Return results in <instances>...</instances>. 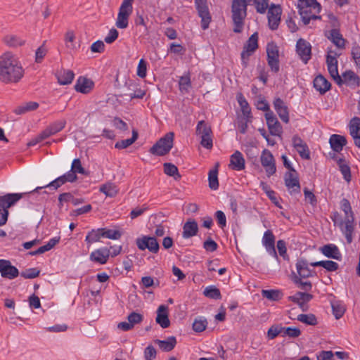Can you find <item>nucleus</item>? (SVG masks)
Returning <instances> with one entry per match:
<instances>
[{
  "instance_id": "1",
  "label": "nucleus",
  "mask_w": 360,
  "mask_h": 360,
  "mask_svg": "<svg viewBox=\"0 0 360 360\" xmlns=\"http://www.w3.org/2000/svg\"><path fill=\"white\" fill-rule=\"evenodd\" d=\"M25 70L19 58L11 51L0 55V81L5 84L18 83L24 77Z\"/></svg>"
},
{
  "instance_id": "2",
  "label": "nucleus",
  "mask_w": 360,
  "mask_h": 360,
  "mask_svg": "<svg viewBox=\"0 0 360 360\" xmlns=\"http://www.w3.org/2000/svg\"><path fill=\"white\" fill-rule=\"evenodd\" d=\"M248 0H233L231 5L233 32L240 33L244 25V19L247 15Z\"/></svg>"
},
{
  "instance_id": "3",
  "label": "nucleus",
  "mask_w": 360,
  "mask_h": 360,
  "mask_svg": "<svg viewBox=\"0 0 360 360\" xmlns=\"http://www.w3.org/2000/svg\"><path fill=\"white\" fill-rule=\"evenodd\" d=\"M297 7L302 22L306 25L309 23L311 19L316 20L321 18V16L311 14V9L316 10L318 13L321 10V6L316 0H298Z\"/></svg>"
},
{
  "instance_id": "4",
  "label": "nucleus",
  "mask_w": 360,
  "mask_h": 360,
  "mask_svg": "<svg viewBox=\"0 0 360 360\" xmlns=\"http://www.w3.org/2000/svg\"><path fill=\"white\" fill-rule=\"evenodd\" d=\"M174 137V132L167 133L150 148L149 152L158 156L167 155L173 147Z\"/></svg>"
},
{
  "instance_id": "5",
  "label": "nucleus",
  "mask_w": 360,
  "mask_h": 360,
  "mask_svg": "<svg viewBox=\"0 0 360 360\" xmlns=\"http://www.w3.org/2000/svg\"><path fill=\"white\" fill-rule=\"evenodd\" d=\"M134 0H123L117 15L115 25L119 29H125L129 25V18L133 11Z\"/></svg>"
},
{
  "instance_id": "6",
  "label": "nucleus",
  "mask_w": 360,
  "mask_h": 360,
  "mask_svg": "<svg viewBox=\"0 0 360 360\" xmlns=\"http://www.w3.org/2000/svg\"><path fill=\"white\" fill-rule=\"evenodd\" d=\"M194 3L198 14L201 18V27L205 30L208 28L212 19L207 0H194Z\"/></svg>"
},
{
  "instance_id": "7",
  "label": "nucleus",
  "mask_w": 360,
  "mask_h": 360,
  "mask_svg": "<svg viewBox=\"0 0 360 360\" xmlns=\"http://www.w3.org/2000/svg\"><path fill=\"white\" fill-rule=\"evenodd\" d=\"M258 48V34L257 32L253 33L246 44L244 45L243 51L241 53V60L244 68L248 66L249 57L257 50Z\"/></svg>"
},
{
  "instance_id": "8",
  "label": "nucleus",
  "mask_w": 360,
  "mask_h": 360,
  "mask_svg": "<svg viewBox=\"0 0 360 360\" xmlns=\"http://www.w3.org/2000/svg\"><path fill=\"white\" fill-rule=\"evenodd\" d=\"M260 162L267 176H271L276 172V161L274 155L268 149H264L260 156Z\"/></svg>"
},
{
  "instance_id": "9",
  "label": "nucleus",
  "mask_w": 360,
  "mask_h": 360,
  "mask_svg": "<svg viewBox=\"0 0 360 360\" xmlns=\"http://www.w3.org/2000/svg\"><path fill=\"white\" fill-rule=\"evenodd\" d=\"M77 176L76 174H73V172L69 171L66 174L58 177L55 180L52 181L49 184L44 186H39L37 187L34 191H31L32 192H39V190L42 189L43 188H53V189L56 190L59 187H60L62 185L65 184L67 182H74L77 180Z\"/></svg>"
},
{
  "instance_id": "10",
  "label": "nucleus",
  "mask_w": 360,
  "mask_h": 360,
  "mask_svg": "<svg viewBox=\"0 0 360 360\" xmlns=\"http://www.w3.org/2000/svg\"><path fill=\"white\" fill-rule=\"evenodd\" d=\"M136 244L141 250L148 249L153 253H157L160 249V245L155 237L143 236L136 240Z\"/></svg>"
},
{
  "instance_id": "11",
  "label": "nucleus",
  "mask_w": 360,
  "mask_h": 360,
  "mask_svg": "<svg viewBox=\"0 0 360 360\" xmlns=\"http://www.w3.org/2000/svg\"><path fill=\"white\" fill-rule=\"evenodd\" d=\"M0 273L3 278L9 280L17 278L20 272L18 269L11 264V261L7 259H0Z\"/></svg>"
},
{
  "instance_id": "12",
  "label": "nucleus",
  "mask_w": 360,
  "mask_h": 360,
  "mask_svg": "<svg viewBox=\"0 0 360 360\" xmlns=\"http://www.w3.org/2000/svg\"><path fill=\"white\" fill-rule=\"evenodd\" d=\"M296 51L300 59L307 64L311 58V46L304 39H300L296 44Z\"/></svg>"
},
{
  "instance_id": "13",
  "label": "nucleus",
  "mask_w": 360,
  "mask_h": 360,
  "mask_svg": "<svg viewBox=\"0 0 360 360\" xmlns=\"http://www.w3.org/2000/svg\"><path fill=\"white\" fill-rule=\"evenodd\" d=\"M282 9L279 5H272L268 11V23L269 28L276 30L279 25L281 21V15Z\"/></svg>"
},
{
  "instance_id": "14",
  "label": "nucleus",
  "mask_w": 360,
  "mask_h": 360,
  "mask_svg": "<svg viewBox=\"0 0 360 360\" xmlns=\"http://www.w3.org/2000/svg\"><path fill=\"white\" fill-rule=\"evenodd\" d=\"M285 184L290 193L300 192V184L298 175L296 170L295 172H288L284 176Z\"/></svg>"
},
{
  "instance_id": "15",
  "label": "nucleus",
  "mask_w": 360,
  "mask_h": 360,
  "mask_svg": "<svg viewBox=\"0 0 360 360\" xmlns=\"http://www.w3.org/2000/svg\"><path fill=\"white\" fill-rule=\"evenodd\" d=\"M143 320V316L141 314L132 311L127 316L128 322H120L117 325V328L123 331L130 330L136 324L141 323Z\"/></svg>"
},
{
  "instance_id": "16",
  "label": "nucleus",
  "mask_w": 360,
  "mask_h": 360,
  "mask_svg": "<svg viewBox=\"0 0 360 360\" xmlns=\"http://www.w3.org/2000/svg\"><path fill=\"white\" fill-rule=\"evenodd\" d=\"M265 118L269 132L273 136H280L282 132V127L272 111L265 114Z\"/></svg>"
},
{
  "instance_id": "17",
  "label": "nucleus",
  "mask_w": 360,
  "mask_h": 360,
  "mask_svg": "<svg viewBox=\"0 0 360 360\" xmlns=\"http://www.w3.org/2000/svg\"><path fill=\"white\" fill-rule=\"evenodd\" d=\"M354 217L349 215L345 217L344 221L341 223V229L345 236L347 243L352 242V234L354 229Z\"/></svg>"
},
{
  "instance_id": "18",
  "label": "nucleus",
  "mask_w": 360,
  "mask_h": 360,
  "mask_svg": "<svg viewBox=\"0 0 360 360\" xmlns=\"http://www.w3.org/2000/svg\"><path fill=\"white\" fill-rule=\"evenodd\" d=\"M22 197L21 193H8L0 196V207L1 211H8V209L13 206Z\"/></svg>"
},
{
  "instance_id": "19",
  "label": "nucleus",
  "mask_w": 360,
  "mask_h": 360,
  "mask_svg": "<svg viewBox=\"0 0 360 360\" xmlns=\"http://www.w3.org/2000/svg\"><path fill=\"white\" fill-rule=\"evenodd\" d=\"M274 107L278 113L280 119L285 123L289 122V112L288 106L284 101L280 98H276L274 101Z\"/></svg>"
},
{
  "instance_id": "20",
  "label": "nucleus",
  "mask_w": 360,
  "mask_h": 360,
  "mask_svg": "<svg viewBox=\"0 0 360 360\" xmlns=\"http://www.w3.org/2000/svg\"><path fill=\"white\" fill-rule=\"evenodd\" d=\"M94 82L84 77H79L75 85V89L76 91L86 94L91 91L94 89Z\"/></svg>"
},
{
  "instance_id": "21",
  "label": "nucleus",
  "mask_w": 360,
  "mask_h": 360,
  "mask_svg": "<svg viewBox=\"0 0 360 360\" xmlns=\"http://www.w3.org/2000/svg\"><path fill=\"white\" fill-rule=\"evenodd\" d=\"M262 243L265 247L266 251L274 257H277V253L275 249V236L271 230H267L264 232Z\"/></svg>"
},
{
  "instance_id": "22",
  "label": "nucleus",
  "mask_w": 360,
  "mask_h": 360,
  "mask_svg": "<svg viewBox=\"0 0 360 360\" xmlns=\"http://www.w3.org/2000/svg\"><path fill=\"white\" fill-rule=\"evenodd\" d=\"M155 321L162 328H167L170 326L169 319L168 307L164 304L160 305L157 310Z\"/></svg>"
},
{
  "instance_id": "23",
  "label": "nucleus",
  "mask_w": 360,
  "mask_h": 360,
  "mask_svg": "<svg viewBox=\"0 0 360 360\" xmlns=\"http://www.w3.org/2000/svg\"><path fill=\"white\" fill-rule=\"evenodd\" d=\"M349 132L352 136L354 144L360 148V118L358 117H353L349 122Z\"/></svg>"
},
{
  "instance_id": "24",
  "label": "nucleus",
  "mask_w": 360,
  "mask_h": 360,
  "mask_svg": "<svg viewBox=\"0 0 360 360\" xmlns=\"http://www.w3.org/2000/svg\"><path fill=\"white\" fill-rule=\"evenodd\" d=\"M66 123L65 119L56 120L47 126L43 131L46 136L49 138L62 131L65 128Z\"/></svg>"
},
{
  "instance_id": "25",
  "label": "nucleus",
  "mask_w": 360,
  "mask_h": 360,
  "mask_svg": "<svg viewBox=\"0 0 360 360\" xmlns=\"http://www.w3.org/2000/svg\"><path fill=\"white\" fill-rule=\"evenodd\" d=\"M340 77V85L342 84L350 86H359L360 85V77L352 70L345 71Z\"/></svg>"
},
{
  "instance_id": "26",
  "label": "nucleus",
  "mask_w": 360,
  "mask_h": 360,
  "mask_svg": "<svg viewBox=\"0 0 360 360\" xmlns=\"http://www.w3.org/2000/svg\"><path fill=\"white\" fill-rule=\"evenodd\" d=\"M109 256L110 250L101 248L92 252L90 255V259L101 264H104L107 262Z\"/></svg>"
},
{
  "instance_id": "27",
  "label": "nucleus",
  "mask_w": 360,
  "mask_h": 360,
  "mask_svg": "<svg viewBox=\"0 0 360 360\" xmlns=\"http://www.w3.org/2000/svg\"><path fill=\"white\" fill-rule=\"evenodd\" d=\"M2 41L7 46L13 49L22 46L26 42L25 39L15 34H7L4 37Z\"/></svg>"
},
{
  "instance_id": "28",
  "label": "nucleus",
  "mask_w": 360,
  "mask_h": 360,
  "mask_svg": "<svg viewBox=\"0 0 360 360\" xmlns=\"http://www.w3.org/2000/svg\"><path fill=\"white\" fill-rule=\"evenodd\" d=\"M229 167L237 171L243 170L245 168V159L240 151L236 150L231 155Z\"/></svg>"
},
{
  "instance_id": "29",
  "label": "nucleus",
  "mask_w": 360,
  "mask_h": 360,
  "mask_svg": "<svg viewBox=\"0 0 360 360\" xmlns=\"http://www.w3.org/2000/svg\"><path fill=\"white\" fill-rule=\"evenodd\" d=\"M314 87L320 94L323 95L330 90V83L321 75L316 76L313 82Z\"/></svg>"
},
{
  "instance_id": "30",
  "label": "nucleus",
  "mask_w": 360,
  "mask_h": 360,
  "mask_svg": "<svg viewBox=\"0 0 360 360\" xmlns=\"http://www.w3.org/2000/svg\"><path fill=\"white\" fill-rule=\"evenodd\" d=\"M311 294L302 292H297L294 295L288 297V300L297 304L303 310L306 311L304 308L305 303L309 302L312 299Z\"/></svg>"
},
{
  "instance_id": "31",
  "label": "nucleus",
  "mask_w": 360,
  "mask_h": 360,
  "mask_svg": "<svg viewBox=\"0 0 360 360\" xmlns=\"http://www.w3.org/2000/svg\"><path fill=\"white\" fill-rule=\"evenodd\" d=\"M309 264L307 260L300 259L296 263V269L300 278H309L313 276L314 271L309 269Z\"/></svg>"
},
{
  "instance_id": "32",
  "label": "nucleus",
  "mask_w": 360,
  "mask_h": 360,
  "mask_svg": "<svg viewBox=\"0 0 360 360\" xmlns=\"http://www.w3.org/2000/svg\"><path fill=\"white\" fill-rule=\"evenodd\" d=\"M329 143L330 144L331 148L335 152H340L343 147L347 144V139L345 136L338 135V134H333L330 137Z\"/></svg>"
},
{
  "instance_id": "33",
  "label": "nucleus",
  "mask_w": 360,
  "mask_h": 360,
  "mask_svg": "<svg viewBox=\"0 0 360 360\" xmlns=\"http://www.w3.org/2000/svg\"><path fill=\"white\" fill-rule=\"evenodd\" d=\"M183 237L188 238L197 234L198 226L194 219H188L183 226Z\"/></svg>"
},
{
  "instance_id": "34",
  "label": "nucleus",
  "mask_w": 360,
  "mask_h": 360,
  "mask_svg": "<svg viewBox=\"0 0 360 360\" xmlns=\"http://www.w3.org/2000/svg\"><path fill=\"white\" fill-rule=\"evenodd\" d=\"M321 252L327 257L340 260L341 254L338 247L333 244L326 245L321 248Z\"/></svg>"
},
{
  "instance_id": "35",
  "label": "nucleus",
  "mask_w": 360,
  "mask_h": 360,
  "mask_svg": "<svg viewBox=\"0 0 360 360\" xmlns=\"http://www.w3.org/2000/svg\"><path fill=\"white\" fill-rule=\"evenodd\" d=\"M75 77L73 71L70 70H61L56 74L58 82L60 85L70 84Z\"/></svg>"
},
{
  "instance_id": "36",
  "label": "nucleus",
  "mask_w": 360,
  "mask_h": 360,
  "mask_svg": "<svg viewBox=\"0 0 360 360\" xmlns=\"http://www.w3.org/2000/svg\"><path fill=\"white\" fill-rule=\"evenodd\" d=\"M39 103L34 101H30L24 103L20 105L17 106L13 112L16 115H23L28 112L34 111L39 108Z\"/></svg>"
},
{
  "instance_id": "37",
  "label": "nucleus",
  "mask_w": 360,
  "mask_h": 360,
  "mask_svg": "<svg viewBox=\"0 0 360 360\" xmlns=\"http://www.w3.org/2000/svg\"><path fill=\"white\" fill-rule=\"evenodd\" d=\"M332 312L336 319H340L346 311V307L342 301H331Z\"/></svg>"
},
{
  "instance_id": "38",
  "label": "nucleus",
  "mask_w": 360,
  "mask_h": 360,
  "mask_svg": "<svg viewBox=\"0 0 360 360\" xmlns=\"http://www.w3.org/2000/svg\"><path fill=\"white\" fill-rule=\"evenodd\" d=\"M155 342L158 345L159 347L162 351L170 352L174 348L176 344V340L175 337L171 336L165 340H156Z\"/></svg>"
},
{
  "instance_id": "39",
  "label": "nucleus",
  "mask_w": 360,
  "mask_h": 360,
  "mask_svg": "<svg viewBox=\"0 0 360 360\" xmlns=\"http://www.w3.org/2000/svg\"><path fill=\"white\" fill-rule=\"evenodd\" d=\"M328 39L338 48L342 49L345 47V39L342 38V34L337 29H333L330 32Z\"/></svg>"
},
{
  "instance_id": "40",
  "label": "nucleus",
  "mask_w": 360,
  "mask_h": 360,
  "mask_svg": "<svg viewBox=\"0 0 360 360\" xmlns=\"http://www.w3.org/2000/svg\"><path fill=\"white\" fill-rule=\"evenodd\" d=\"M311 266H322L328 271H335L338 269L339 265L337 262L331 260L319 261L310 263Z\"/></svg>"
},
{
  "instance_id": "41",
  "label": "nucleus",
  "mask_w": 360,
  "mask_h": 360,
  "mask_svg": "<svg viewBox=\"0 0 360 360\" xmlns=\"http://www.w3.org/2000/svg\"><path fill=\"white\" fill-rule=\"evenodd\" d=\"M138 131L136 129H133L132 137L131 139H127L117 141L115 143V147L117 149L127 148L136 141V139H138Z\"/></svg>"
},
{
  "instance_id": "42",
  "label": "nucleus",
  "mask_w": 360,
  "mask_h": 360,
  "mask_svg": "<svg viewBox=\"0 0 360 360\" xmlns=\"http://www.w3.org/2000/svg\"><path fill=\"white\" fill-rule=\"evenodd\" d=\"M164 167V172L169 176H173L175 180H179L181 177V174L179 173V170L176 166L174 165L169 163V162H165L163 165Z\"/></svg>"
},
{
  "instance_id": "43",
  "label": "nucleus",
  "mask_w": 360,
  "mask_h": 360,
  "mask_svg": "<svg viewBox=\"0 0 360 360\" xmlns=\"http://www.w3.org/2000/svg\"><path fill=\"white\" fill-rule=\"evenodd\" d=\"M262 295L264 297L272 300H280L283 297V293L279 290H262Z\"/></svg>"
},
{
  "instance_id": "44",
  "label": "nucleus",
  "mask_w": 360,
  "mask_h": 360,
  "mask_svg": "<svg viewBox=\"0 0 360 360\" xmlns=\"http://www.w3.org/2000/svg\"><path fill=\"white\" fill-rule=\"evenodd\" d=\"M102 231L101 229H92L86 236L85 241L89 245L99 241L100 238L103 237V235H101Z\"/></svg>"
},
{
  "instance_id": "45",
  "label": "nucleus",
  "mask_w": 360,
  "mask_h": 360,
  "mask_svg": "<svg viewBox=\"0 0 360 360\" xmlns=\"http://www.w3.org/2000/svg\"><path fill=\"white\" fill-rule=\"evenodd\" d=\"M100 191L103 193L106 196L114 197L117 195L118 190L114 184L108 183L101 186Z\"/></svg>"
},
{
  "instance_id": "46",
  "label": "nucleus",
  "mask_w": 360,
  "mask_h": 360,
  "mask_svg": "<svg viewBox=\"0 0 360 360\" xmlns=\"http://www.w3.org/2000/svg\"><path fill=\"white\" fill-rule=\"evenodd\" d=\"M217 168L211 169L208 174L209 187L212 190H217L219 188Z\"/></svg>"
},
{
  "instance_id": "47",
  "label": "nucleus",
  "mask_w": 360,
  "mask_h": 360,
  "mask_svg": "<svg viewBox=\"0 0 360 360\" xmlns=\"http://www.w3.org/2000/svg\"><path fill=\"white\" fill-rule=\"evenodd\" d=\"M203 294L205 297L212 299L220 300L221 298L220 290L214 285L207 287L204 290Z\"/></svg>"
},
{
  "instance_id": "48",
  "label": "nucleus",
  "mask_w": 360,
  "mask_h": 360,
  "mask_svg": "<svg viewBox=\"0 0 360 360\" xmlns=\"http://www.w3.org/2000/svg\"><path fill=\"white\" fill-rule=\"evenodd\" d=\"M179 89L181 92L187 93L188 91L189 88L191 86L190 74L187 73L186 75L180 77L179 81Z\"/></svg>"
},
{
  "instance_id": "49",
  "label": "nucleus",
  "mask_w": 360,
  "mask_h": 360,
  "mask_svg": "<svg viewBox=\"0 0 360 360\" xmlns=\"http://www.w3.org/2000/svg\"><path fill=\"white\" fill-rule=\"evenodd\" d=\"M297 319L305 324L309 325V326H316L317 324V320L316 316L312 314H300L298 315Z\"/></svg>"
},
{
  "instance_id": "50",
  "label": "nucleus",
  "mask_w": 360,
  "mask_h": 360,
  "mask_svg": "<svg viewBox=\"0 0 360 360\" xmlns=\"http://www.w3.org/2000/svg\"><path fill=\"white\" fill-rule=\"evenodd\" d=\"M207 326V321L206 319L202 317H199L195 319L194 322L193 323V330L197 333H200L204 331Z\"/></svg>"
},
{
  "instance_id": "51",
  "label": "nucleus",
  "mask_w": 360,
  "mask_h": 360,
  "mask_svg": "<svg viewBox=\"0 0 360 360\" xmlns=\"http://www.w3.org/2000/svg\"><path fill=\"white\" fill-rule=\"evenodd\" d=\"M238 102L241 108L242 112L243 115L246 117H249L251 112L249 104L245 97L240 94L237 96Z\"/></svg>"
},
{
  "instance_id": "52",
  "label": "nucleus",
  "mask_w": 360,
  "mask_h": 360,
  "mask_svg": "<svg viewBox=\"0 0 360 360\" xmlns=\"http://www.w3.org/2000/svg\"><path fill=\"white\" fill-rule=\"evenodd\" d=\"M196 134L200 135V137L202 136L210 135L212 134V130L210 127H209L205 121L202 120L198 123L196 127Z\"/></svg>"
},
{
  "instance_id": "53",
  "label": "nucleus",
  "mask_w": 360,
  "mask_h": 360,
  "mask_svg": "<svg viewBox=\"0 0 360 360\" xmlns=\"http://www.w3.org/2000/svg\"><path fill=\"white\" fill-rule=\"evenodd\" d=\"M338 165L344 179L346 181L349 182L351 180L350 167L345 163V160L342 159L338 160Z\"/></svg>"
},
{
  "instance_id": "54",
  "label": "nucleus",
  "mask_w": 360,
  "mask_h": 360,
  "mask_svg": "<svg viewBox=\"0 0 360 360\" xmlns=\"http://www.w3.org/2000/svg\"><path fill=\"white\" fill-rule=\"evenodd\" d=\"M281 332L283 336H288L290 338H297L300 335L301 331L297 328L282 327Z\"/></svg>"
},
{
  "instance_id": "55",
  "label": "nucleus",
  "mask_w": 360,
  "mask_h": 360,
  "mask_svg": "<svg viewBox=\"0 0 360 360\" xmlns=\"http://www.w3.org/2000/svg\"><path fill=\"white\" fill-rule=\"evenodd\" d=\"M267 58H278V47L274 43H268L266 46Z\"/></svg>"
},
{
  "instance_id": "56",
  "label": "nucleus",
  "mask_w": 360,
  "mask_h": 360,
  "mask_svg": "<svg viewBox=\"0 0 360 360\" xmlns=\"http://www.w3.org/2000/svg\"><path fill=\"white\" fill-rule=\"evenodd\" d=\"M103 237H105L109 239L118 240L120 238L122 233L117 230L106 229L102 228Z\"/></svg>"
},
{
  "instance_id": "57",
  "label": "nucleus",
  "mask_w": 360,
  "mask_h": 360,
  "mask_svg": "<svg viewBox=\"0 0 360 360\" xmlns=\"http://www.w3.org/2000/svg\"><path fill=\"white\" fill-rule=\"evenodd\" d=\"M302 278H300L297 275H294L293 276V281L294 283L298 285L299 288H300L302 290L309 291L311 289V283L310 281H302Z\"/></svg>"
},
{
  "instance_id": "58",
  "label": "nucleus",
  "mask_w": 360,
  "mask_h": 360,
  "mask_svg": "<svg viewBox=\"0 0 360 360\" xmlns=\"http://www.w3.org/2000/svg\"><path fill=\"white\" fill-rule=\"evenodd\" d=\"M39 274L40 270L38 269L37 268H30L25 271H22L20 273V276L26 279H32L39 276Z\"/></svg>"
},
{
  "instance_id": "59",
  "label": "nucleus",
  "mask_w": 360,
  "mask_h": 360,
  "mask_svg": "<svg viewBox=\"0 0 360 360\" xmlns=\"http://www.w3.org/2000/svg\"><path fill=\"white\" fill-rule=\"evenodd\" d=\"M252 0H248L250 2ZM253 4L255 5L256 10L259 13H264L268 8L269 0H252Z\"/></svg>"
},
{
  "instance_id": "60",
  "label": "nucleus",
  "mask_w": 360,
  "mask_h": 360,
  "mask_svg": "<svg viewBox=\"0 0 360 360\" xmlns=\"http://www.w3.org/2000/svg\"><path fill=\"white\" fill-rule=\"evenodd\" d=\"M70 172H73V174H76L77 173L84 174H86L85 169L82 165L81 161L79 159H75L72 163Z\"/></svg>"
},
{
  "instance_id": "61",
  "label": "nucleus",
  "mask_w": 360,
  "mask_h": 360,
  "mask_svg": "<svg viewBox=\"0 0 360 360\" xmlns=\"http://www.w3.org/2000/svg\"><path fill=\"white\" fill-rule=\"evenodd\" d=\"M300 157L305 160H309L310 159V152L309 150V148L306 143L303 144L302 146H300L297 148H295Z\"/></svg>"
},
{
  "instance_id": "62",
  "label": "nucleus",
  "mask_w": 360,
  "mask_h": 360,
  "mask_svg": "<svg viewBox=\"0 0 360 360\" xmlns=\"http://www.w3.org/2000/svg\"><path fill=\"white\" fill-rule=\"evenodd\" d=\"M327 67L330 76L333 78L338 84L340 85L341 77L338 73V65H328Z\"/></svg>"
},
{
  "instance_id": "63",
  "label": "nucleus",
  "mask_w": 360,
  "mask_h": 360,
  "mask_svg": "<svg viewBox=\"0 0 360 360\" xmlns=\"http://www.w3.org/2000/svg\"><path fill=\"white\" fill-rule=\"evenodd\" d=\"M146 63L143 59H141L137 68V75L141 78H145L146 76Z\"/></svg>"
},
{
  "instance_id": "64",
  "label": "nucleus",
  "mask_w": 360,
  "mask_h": 360,
  "mask_svg": "<svg viewBox=\"0 0 360 360\" xmlns=\"http://www.w3.org/2000/svg\"><path fill=\"white\" fill-rule=\"evenodd\" d=\"M144 357L146 360H153L156 357V350L152 345H148L144 351Z\"/></svg>"
}]
</instances>
